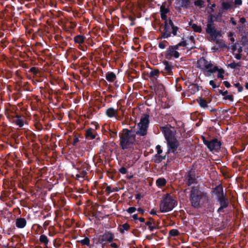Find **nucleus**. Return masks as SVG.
<instances>
[{
    "instance_id": "nucleus-33",
    "label": "nucleus",
    "mask_w": 248,
    "mask_h": 248,
    "mask_svg": "<svg viewBox=\"0 0 248 248\" xmlns=\"http://www.w3.org/2000/svg\"><path fill=\"white\" fill-rule=\"evenodd\" d=\"M221 8L223 10H228L232 8V4L229 2H222L221 3Z\"/></svg>"
},
{
    "instance_id": "nucleus-44",
    "label": "nucleus",
    "mask_w": 248,
    "mask_h": 248,
    "mask_svg": "<svg viewBox=\"0 0 248 248\" xmlns=\"http://www.w3.org/2000/svg\"><path fill=\"white\" fill-rule=\"evenodd\" d=\"M204 1L202 0H197L194 1V5L196 6L202 7L204 5Z\"/></svg>"
},
{
    "instance_id": "nucleus-13",
    "label": "nucleus",
    "mask_w": 248,
    "mask_h": 248,
    "mask_svg": "<svg viewBox=\"0 0 248 248\" xmlns=\"http://www.w3.org/2000/svg\"><path fill=\"white\" fill-rule=\"evenodd\" d=\"M160 28L163 29V30L161 31V38H168L171 36V29L168 22H164L163 24H161Z\"/></svg>"
},
{
    "instance_id": "nucleus-7",
    "label": "nucleus",
    "mask_w": 248,
    "mask_h": 248,
    "mask_svg": "<svg viewBox=\"0 0 248 248\" xmlns=\"http://www.w3.org/2000/svg\"><path fill=\"white\" fill-rule=\"evenodd\" d=\"M100 241L102 242V248H105L108 243H111L114 239V234L109 231H105L102 234L100 235Z\"/></svg>"
},
{
    "instance_id": "nucleus-38",
    "label": "nucleus",
    "mask_w": 248,
    "mask_h": 248,
    "mask_svg": "<svg viewBox=\"0 0 248 248\" xmlns=\"http://www.w3.org/2000/svg\"><path fill=\"white\" fill-rule=\"evenodd\" d=\"M129 229L130 225L128 223H125L121 225V228L120 229V232L122 233H124V231H128Z\"/></svg>"
},
{
    "instance_id": "nucleus-15",
    "label": "nucleus",
    "mask_w": 248,
    "mask_h": 248,
    "mask_svg": "<svg viewBox=\"0 0 248 248\" xmlns=\"http://www.w3.org/2000/svg\"><path fill=\"white\" fill-rule=\"evenodd\" d=\"M180 56V53L177 51H175L173 49H171L170 46L167 48L165 52V57L166 59L170 60L172 57L174 58H178Z\"/></svg>"
},
{
    "instance_id": "nucleus-36",
    "label": "nucleus",
    "mask_w": 248,
    "mask_h": 248,
    "mask_svg": "<svg viewBox=\"0 0 248 248\" xmlns=\"http://www.w3.org/2000/svg\"><path fill=\"white\" fill-rule=\"evenodd\" d=\"M190 25L191 26V28L193 29V31L195 32L199 33H201L202 32V29L201 26H198L197 24L194 23L190 24Z\"/></svg>"
},
{
    "instance_id": "nucleus-58",
    "label": "nucleus",
    "mask_w": 248,
    "mask_h": 248,
    "mask_svg": "<svg viewBox=\"0 0 248 248\" xmlns=\"http://www.w3.org/2000/svg\"><path fill=\"white\" fill-rule=\"evenodd\" d=\"M218 93L221 94L223 96H226L227 95V94L228 93V91L226 90L225 91H223L222 90H218Z\"/></svg>"
},
{
    "instance_id": "nucleus-5",
    "label": "nucleus",
    "mask_w": 248,
    "mask_h": 248,
    "mask_svg": "<svg viewBox=\"0 0 248 248\" xmlns=\"http://www.w3.org/2000/svg\"><path fill=\"white\" fill-rule=\"evenodd\" d=\"M90 169V166L86 162H83L81 160H78L77 170L78 173L76 174V177L78 179L80 177L84 178Z\"/></svg>"
},
{
    "instance_id": "nucleus-47",
    "label": "nucleus",
    "mask_w": 248,
    "mask_h": 248,
    "mask_svg": "<svg viewBox=\"0 0 248 248\" xmlns=\"http://www.w3.org/2000/svg\"><path fill=\"white\" fill-rule=\"evenodd\" d=\"M187 38L193 44V46H192L190 47V49H193L195 47L194 45H195V37L193 35L189 36L187 37Z\"/></svg>"
},
{
    "instance_id": "nucleus-57",
    "label": "nucleus",
    "mask_w": 248,
    "mask_h": 248,
    "mask_svg": "<svg viewBox=\"0 0 248 248\" xmlns=\"http://www.w3.org/2000/svg\"><path fill=\"white\" fill-rule=\"evenodd\" d=\"M169 46L170 47L171 49H173L175 51H176L177 49H178L179 47H180L178 44L174 46Z\"/></svg>"
},
{
    "instance_id": "nucleus-4",
    "label": "nucleus",
    "mask_w": 248,
    "mask_h": 248,
    "mask_svg": "<svg viewBox=\"0 0 248 248\" xmlns=\"http://www.w3.org/2000/svg\"><path fill=\"white\" fill-rule=\"evenodd\" d=\"M177 202L169 193H167L163 197L160 203V211L161 213H167L173 210L177 205Z\"/></svg>"
},
{
    "instance_id": "nucleus-60",
    "label": "nucleus",
    "mask_w": 248,
    "mask_h": 248,
    "mask_svg": "<svg viewBox=\"0 0 248 248\" xmlns=\"http://www.w3.org/2000/svg\"><path fill=\"white\" fill-rule=\"evenodd\" d=\"M209 84L211 85L214 89L216 88L217 87L213 80H211L209 81Z\"/></svg>"
},
{
    "instance_id": "nucleus-40",
    "label": "nucleus",
    "mask_w": 248,
    "mask_h": 248,
    "mask_svg": "<svg viewBox=\"0 0 248 248\" xmlns=\"http://www.w3.org/2000/svg\"><path fill=\"white\" fill-rule=\"evenodd\" d=\"M198 102H199V105L202 108H205L207 107V106H208L207 102L204 99H203L202 98H200V100H199V101H198Z\"/></svg>"
},
{
    "instance_id": "nucleus-51",
    "label": "nucleus",
    "mask_w": 248,
    "mask_h": 248,
    "mask_svg": "<svg viewBox=\"0 0 248 248\" xmlns=\"http://www.w3.org/2000/svg\"><path fill=\"white\" fill-rule=\"evenodd\" d=\"M136 210L137 209L135 207H130L126 210V211L129 214H132L135 212Z\"/></svg>"
},
{
    "instance_id": "nucleus-41",
    "label": "nucleus",
    "mask_w": 248,
    "mask_h": 248,
    "mask_svg": "<svg viewBox=\"0 0 248 248\" xmlns=\"http://www.w3.org/2000/svg\"><path fill=\"white\" fill-rule=\"evenodd\" d=\"M29 72L31 73L33 75L37 76L39 73V70L38 67H32L29 70Z\"/></svg>"
},
{
    "instance_id": "nucleus-52",
    "label": "nucleus",
    "mask_w": 248,
    "mask_h": 248,
    "mask_svg": "<svg viewBox=\"0 0 248 248\" xmlns=\"http://www.w3.org/2000/svg\"><path fill=\"white\" fill-rule=\"evenodd\" d=\"M119 172L123 174H126L127 172V169L124 167H121L119 170Z\"/></svg>"
},
{
    "instance_id": "nucleus-1",
    "label": "nucleus",
    "mask_w": 248,
    "mask_h": 248,
    "mask_svg": "<svg viewBox=\"0 0 248 248\" xmlns=\"http://www.w3.org/2000/svg\"><path fill=\"white\" fill-rule=\"evenodd\" d=\"M119 145L123 150L133 149L135 145L142 144L140 139L135 135V129H123L119 133Z\"/></svg>"
},
{
    "instance_id": "nucleus-28",
    "label": "nucleus",
    "mask_w": 248,
    "mask_h": 248,
    "mask_svg": "<svg viewBox=\"0 0 248 248\" xmlns=\"http://www.w3.org/2000/svg\"><path fill=\"white\" fill-rule=\"evenodd\" d=\"M160 72L158 69H154L151 71L148 74L150 78H155L156 79V78L158 77Z\"/></svg>"
},
{
    "instance_id": "nucleus-64",
    "label": "nucleus",
    "mask_w": 248,
    "mask_h": 248,
    "mask_svg": "<svg viewBox=\"0 0 248 248\" xmlns=\"http://www.w3.org/2000/svg\"><path fill=\"white\" fill-rule=\"evenodd\" d=\"M223 83L225 85V86L227 88H230L231 87L230 83L227 81H224L223 82Z\"/></svg>"
},
{
    "instance_id": "nucleus-8",
    "label": "nucleus",
    "mask_w": 248,
    "mask_h": 248,
    "mask_svg": "<svg viewBox=\"0 0 248 248\" xmlns=\"http://www.w3.org/2000/svg\"><path fill=\"white\" fill-rule=\"evenodd\" d=\"M185 178L186 184L190 186L192 184L197 183V177L196 176V172L195 169H191L185 175Z\"/></svg>"
},
{
    "instance_id": "nucleus-63",
    "label": "nucleus",
    "mask_w": 248,
    "mask_h": 248,
    "mask_svg": "<svg viewBox=\"0 0 248 248\" xmlns=\"http://www.w3.org/2000/svg\"><path fill=\"white\" fill-rule=\"evenodd\" d=\"M143 196V195H141V193H138L136 195V199L140 200Z\"/></svg>"
},
{
    "instance_id": "nucleus-43",
    "label": "nucleus",
    "mask_w": 248,
    "mask_h": 248,
    "mask_svg": "<svg viewBox=\"0 0 248 248\" xmlns=\"http://www.w3.org/2000/svg\"><path fill=\"white\" fill-rule=\"evenodd\" d=\"M242 44L244 46L248 44V35L245 34L242 36L241 39Z\"/></svg>"
},
{
    "instance_id": "nucleus-23",
    "label": "nucleus",
    "mask_w": 248,
    "mask_h": 248,
    "mask_svg": "<svg viewBox=\"0 0 248 248\" xmlns=\"http://www.w3.org/2000/svg\"><path fill=\"white\" fill-rule=\"evenodd\" d=\"M106 78L109 82H113L116 79V75L112 72H108L106 74Z\"/></svg>"
},
{
    "instance_id": "nucleus-10",
    "label": "nucleus",
    "mask_w": 248,
    "mask_h": 248,
    "mask_svg": "<svg viewBox=\"0 0 248 248\" xmlns=\"http://www.w3.org/2000/svg\"><path fill=\"white\" fill-rule=\"evenodd\" d=\"M206 142V143L208 144L207 147L211 151H215L217 152H218L220 150L222 143L221 141L218 140L217 139H214L210 140V142Z\"/></svg>"
},
{
    "instance_id": "nucleus-50",
    "label": "nucleus",
    "mask_w": 248,
    "mask_h": 248,
    "mask_svg": "<svg viewBox=\"0 0 248 248\" xmlns=\"http://www.w3.org/2000/svg\"><path fill=\"white\" fill-rule=\"evenodd\" d=\"M224 100H229L232 102L233 101V96L232 95H226L223 97Z\"/></svg>"
},
{
    "instance_id": "nucleus-25",
    "label": "nucleus",
    "mask_w": 248,
    "mask_h": 248,
    "mask_svg": "<svg viewBox=\"0 0 248 248\" xmlns=\"http://www.w3.org/2000/svg\"><path fill=\"white\" fill-rule=\"evenodd\" d=\"M117 110L113 108H109L106 111V114L109 118L115 116Z\"/></svg>"
},
{
    "instance_id": "nucleus-19",
    "label": "nucleus",
    "mask_w": 248,
    "mask_h": 248,
    "mask_svg": "<svg viewBox=\"0 0 248 248\" xmlns=\"http://www.w3.org/2000/svg\"><path fill=\"white\" fill-rule=\"evenodd\" d=\"M154 91L158 96L163 95L165 92V87L164 85L158 82H156L154 85Z\"/></svg>"
},
{
    "instance_id": "nucleus-56",
    "label": "nucleus",
    "mask_w": 248,
    "mask_h": 248,
    "mask_svg": "<svg viewBox=\"0 0 248 248\" xmlns=\"http://www.w3.org/2000/svg\"><path fill=\"white\" fill-rule=\"evenodd\" d=\"M160 16L162 20H165V22H168L167 14H160Z\"/></svg>"
},
{
    "instance_id": "nucleus-11",
    "label": "nucleus",
    "mask_w": 248,
    "mask_h": 248,
    "mask_svg": "<svg viewBox=\"0 0 248 248\" xmlns=\"http://www.w3.org/2000/svg\"><path fill=\"white\" fill-rule=\"evenodd\" d=\"M206 32L209 34L212 37V40L215 39L218 36H221V31H217L215 28L213 26L211 23H208L207 28L206 29Z\"/></svg>"
},
{
    "instance_id": "nucleus-34",
    "label": "nucleus",
    "mask_w": 248,
    "mask_h": 248,
    "mask_svg": "<svg viewBox=\"0 0 248 248\" xmlns=\"http://www.w3.org/2000/svg\"><path fill=\"white\" fill-rule=\"evenodd\" d=\"M101 239L100 235L98 237H94L93 239V244L91 245L92 248L94 247L95 245L100 244L101 248H102V242L100 241Z\"/></svg>"
},
{
    "instance_id": "nucleus-53",
    "label": "nucleus",
    "mask_w": 248,
    "mask_h": 248,
    "mask_svg": "<svg viewBox=\"0 0 248 248\" xmlns=\"http://www.w3.org/2000/svg\"><path fill=\"white\" fill-rule=\"evenodd\" d=\"M156 149L157 150V154L158 155H161V154L162 153V150L161 149V146L160 145H157L156 146Z\"/></svg>"
},
{
    "instance_id": "nucleus-18",
    "label": "nucleus",
    "mask_w": 248,
    "mask_h": 248,
    "mask_svg": "<svg viewBox=\"0 0 248 248\" xmlns=\"http://www.w3.org/2000/svg\"><path fill=\"white\" fill-rule=\"evenodd\" d=\"M145 225L148 227V229L151 232H153L155 230L158 229V225L155 223V221L152 217L149 218V221L146 222Z\"/></svg>"
},
{
    "instance_id": "nucleus-26",
    "label": "nucleus",
    "mask_w": 248,
    "mask_h": 248,
    "mask_svg": "<svg viewBox=\"0 0 248 248\" xmlns=\"http://www.w3.org/2000/svg\"><path fill=\"white\" fill-rule=\"evenodd\" d=\"M85 37L81 35H78L74 38L75 43L81 44L84 42Z\"/></svg>"
},
{
    "instance_id": "nucleus-55",
    "label": "nucleus",
    "mask_w": 248,
    "mask_h": 248,
    "mask_svg": "<svg viewBox=\"0 0 248 248\" xmlns=\"http://www.w3.org/2000/svg\"><path fill=\"white\" fill-rule=\"evenodd\" d=\"M178 44H179V46H180L186 47L187 46L186 42V41H185V40L181 41Z\"/></svg>"
},
{
    "instance_id": "nucleus-37",
    "label": "nucleus",
    "mask_w": 248,
    "mask_h": 248,
    "mask_svg": "<svg viewBox=\"0 0 248 248\" xmlns=\"http://www.w3.org/2000/svg\"><path fill=\"white\" fill-rule=\"evenodd\" d=\"M152 161L155 163H160L162 160L161 159V155L155 154L153 156Z\"/></svg>"
},
{
    "instance_id": "nucleus-22",
    "label": "nucleus",
    "mask_w": 248,
    "mask_h": 248,
    "mask_svg": "<svg viewBox=\"0 0 248 248\" xmlns=\"http://www.w3.org/2000/svg\"><path fill=\"white\" fill-rule=\"evenodd\" d=\"M26 224L27 221L25 218L20 217L16 219V225L18 228H23L26 226Z\"/></svg>"
},
{
    "instance_id": "nucleus-12",
    "label": "nucleus",
    "mask_w": 248,
    "mask_h": 248,
    "mask_svg": "<svg viewBox=\"0 0 248 248\" xmlns=\"http://www.w3.org/2000/svg\"><path fill=\"white\" fill-rule=\"evenodd\" d=\"M179 145L177 139L167 141L168 152L167 153H172L176 155V150Z\"/></svg>"
},
{
    "instance_id": "nucleus-9",
    "label": "nucleus",
    "mask_w": 248,
    "mask_h": 248,
    "mask_svg": "<svg viewBox=\"0 0 248 248\" xmlns=\"http://www.w3.org/2000/svg\"><path fill=\"white\" fill-rule=\"evenodd\" d=\"M216 200L219 202L220 205V207L218 208L217 212L218 213H223L224 209L227 208L229 205V201L228 198L226 197V195L225 194L223 196L219 197Z\"/></svg>"
},
{
    "instance_id": "nucleus-2",
    "label": "nucleus",
    "mask_w": 248,
    "mask_h": 248,
    "mask_svg": "<svg viewBox=\"0 0 248 248\" xmlns=\"http://www.w3.org/2000/svg\"><path fill=\"white\" fill-rule=\"evenodd\" d=\"M208 200L207 193L202 191L199 186L191 187L189 194V200L192 207L199 209Z\"/></svg>"
},
{
    "instance_id": "nucleus-42",
    "label": "nucleus",
    "mask_w": 248,
    "mask_h": 248,
    "mask_svg": "<svg viewBox=\"0 0 248 248\" xmlns=\"http://www.w3.org/2000/svg\"><path fill=\"white\" fill-rule=\"evenodd\" d=\"M179 232L177 229H171L169 232L170 236H176L179 234Z\"/></svg>"
},
{
    "instance_id": "nucleus-46",
    "label": "nucleus",
    "mask_w": 248,
    "mask_h": 248,
    "mask_svg": "<svg viewBox=\"0 0 248 248\" xmlns=\"http://www.w3.org/2000/svg\"><path fill=\"white\" fill-rule=\"evenodd\" d=\"M237 66H240V64L238 62H235L234 61L228 64V67L232 69H235Z\"/></svg>"
},
{
    "instance_id": "nucleus-61",
    "label": "nucleus",
    "mask_w": 248,
    "mask_h": 248,
    "mask_svg": "<svg viewBox=\"0 0 248 248\" xmlns=\"http://www.w3.org/2000/svg\"><path fill=\"white\" fill-rule=\"evenodd\" d=\"M168 25H169L170 27H171V28L173 27H174L175 25L173 22V21H172V20L171 19H169V21H168Z\"/></svg>"
},
{
    "instance_id": "nucleus-62",
    "label": "nucleus",
    "mask_w": 248,
    "mask_h": 248,
    "mask_svg": "<svg viewBox=\"0 0 248 248\" xmlns=\"http://www.w3.org/2000/svg\"><path fill=\"white\" fill-rule=\"evenodd\" d=\"M71 163H72V167L77 170L78 160H77L76 162H72Z\"/></svg>"
},
{
    "instance_id": "nucleus-54",
    "label": "nucleus",
    "mask_w": 248,
    "mask_h": 248,
    "mask_svg": "<svg viewBox=\"0 0 248 248\" xmlns=\"http://www.w3.org/2000/svg\"><path fill=\"white\" fill-rule=\"evenodd\" d=\"M105 191L107 194L109 195L111 192H113L114 190H112L110 186H107Z\"/></svg>"
},
{
    "instance_id": "nucleus-32",
    "label": "nucleus",
    "mask_w": 248,
    "mask_h": 248,
    "mask_svg": "<svg viewBox=\"0 0 248 248\" xmlns=\"http://www.w3.org/2000/svg\"><path fill=\"white\" fill-rule=\"evenodd\" d=\"M39 241L41 244H44L46 246H47L49 242L47 237L44 234H41L40 236Z\"/></svg>"
},
{
    "instance_id": "nucleus-35",
    "label": "nucleus",
    "mask_w": 248,
    "mask_h": 248,
    "mask_svg": "<svg viewBox=\"0 0 248 248\" xmlns=\"http://www.w3.org/2000/svg\"><path fill=\"white\" fill-rule=\"evenodd\" d=\"M190 90H191L192 93H195L200 90V86L197 84H192L190 85Z\"/></svg>"
},
{
    "instance_id": "nucleus-48",
    "label": "nucleus",
    "mask_w": 248,
    "mask_h": 248,
    "mask_svg": "<svg viewBox=\"0 0 248 248\" xmlns=\"http://www.w3.org/2000/svg\"><path fill=\"white\" fill-rule=\"evenodd\" d=\"M172 31H171V34H172L173 36H175L177 35V31L179 30V28L177 26H174L172 27L171 28Z\"/></svg>"
},
{
    "instance_id": "nucleus-29",
    "label": "nucleus",
    "mask_w": 248,
    "mask_h": 248,
    "mask_svg": "<svg viewBox=\"0 0 248 248\" xmlns=\"http://www.w3.org/2000/svg\"><path fill=\"white\" fill-rule=\"evenodd\" d=\"M78 242L82 245L87 246L89 247V248H92L91 245H90V240L87 237H85L84 239L79 240Z\"/></svg>"
},
{
    "instance_id": "nucleus-59",
    "label": "nucleus",
    "mask_w": 248,
    "mask_h": 248,
    "mask_svg": "<svg viewBox=\"0 0 248 248\" xmlns=\"http://www.w3.org/2000/svg\"><path fill=\"white\" fill-rule=\"evenodd\" d=\"M92 124L94 126V128L93 129H95V131L97 129H98L100 127L99 124L96 122H93L92 123Z\"/></svg>"
},
{
    "instance_id": "nucleus-6",
    "label": "nucleus",
    "mask_w": 248,
    "mask_h": 248,
    "mask_svg": "<svg viewBox=\"0 0 248 248\" xmlns=\"http://www.w3.org/2000/svg\"><path fill=\"white\" fill-rule=\"evenodd\" d=\"M213 64L211 62H208L204 57H201L197 62V67L202 71H206L209 76V70L213 67Z\"/></svg>"
},
{
    "instance_id": "nucleus-27",
    "label": "nucleus",
    "mask_w": 248,
    "mask_h": 248,
    "mask_svg": "<svg viewBox=\"0 0 248 248\" xmlns=\"http://www.w3.org/2000/svg\"><path fill=\"white\" fill-rule=\"evenodd\" d=\"M166 180L164 178H159L156 180V185L159 187H161L166 185Z\"/></svg>"
},
{
    "instance_id": "nucleus-39",
    "label": "nucleus",
    "mask_w": 248,
    "mask_h": 248,
    "mask_svg": "<svg viewBox=\"0 0 248 248\" xmlns=\"http://www.w3.org/2000/svg\"><path fill=\"white\" fill-rule=\"evenodd\" d=\"M108 145L107 143H106L105 142V140L103 141V144L100 147V150L99 152V154H103L104 153L106 152V149L107 148Z\"/></svg>"
},
{
    "instance_id": "nucleus-17",
    "label": "nucleus",
    "mask_w": 248,
    "mask_h": 248,
    "mask_svg": "<svg viewBox=\"0 0 248 248\" xmlns=\"http://www.w3.org/2000/svg\"><path fill=\"white\" fill-rule=\"evenodd\" d=\"M217 71L218 72L217 75V78L223 79V74L224 73L225 71L222 68H218L217 66H214L212 69L209 70V76H211L213 73Z\"/></svg>"
},
{
    "instance_id": "nucleus-14",
    "label": "nucleus",
    "mask_w": 248,
    "mask_h": 248,
    "mask_svg": "<svg viewBox=\"0 0 248 248\" xmlns=\"http://www.w3.org/2000/svg\"><path fill=\"white\" fill-rule=\"evenodd\" d=\"M161 130L164 133V137L167 141L176 139L175 137V134L173 131L167 126L161 127Z\"/></svg>"
},
{
    "instance_id": "nucleus-30",
    "label": "nucleus",
    "mask_w": 248,
    "mask_h": 248,
    "mask_svg": "<svg viewBox=\"0 0 248 248\" xmlns=\"http://www.w3.org/2000/svg\"><path fill=\"white\" fill-rule=\"evenodd\" d=\"M179 8L182 7L187 8L190 3V0H179Z\"/></svg>"
},
{
    "instance_id": "nucleus-45",
    "label": "nucleus",
    "mask_w": 248,
    "mask_h": 248,
    "mask_svg": "<svg viewBox=\"0 0 248 248\" xmlns=\"http://www.w3.org/2000/svg\"><path fill=\"white\" fill-rule=\"evenodd\" d=\"M166 44L168 45L169 43L167 41L164 40L163 41H162V42H160L159 43L158 47H159V48H160L161 49H164L166 47Z\"/></svg>"
},
{
    "instance_id": "nucleus-16",
    "label": "nucleus",
    "mask_w": 248,
    "mask_h": 248,
    "mask_svg": "<svg viewBox=\"0 0 248 248\" xmlns=\"http://www.w3.org/2000/svg\"><path fill=\"white\" fill-rule=\"evenodd\" d=\"M211 194L216 196V199L226 194V193L224 192L222 184H219L213 188Z\"/></svg>"
},
{
    "instance_id": "nucleus-24",
    "label": "nucleus",
    "mask_w": 248,
    "mask_h": 248,
    "mask_svg": "<svg viewBox=\"0 0 248 248\" xmlns=\"http://www.w3.org/2000/svg\"><path fill=\"white\" fill-rule=\"evenodd\" d=\"M13 122L15 123L19 127H22L24 125V120L21 118V116L16 115L13 120Z\"/></svg>"
},
{
    "instance_id": "nucleus-21",
    "label": "nucleus",
    "mask_w": 248,
    "mask_h": 248,
    "mask_svg": "<svg viewBox=\"0 0 248 248\" xmlns=\"http://www.w3.org/2000/svg\"><path fill=\"white\" fill-rule=\"evenodd\" d=\"M97 135V132L95 131V129H93V128H89L86 130L85 136L87 139H94Z\"/></svg>"
},
{
    "instance_id": "nucleus-3",
    "label": "nucleus",
    "mask_w": 248,
    "mask_h": 248,
    "mask_svg": "<svg viewBox=\"0 0 248 248\" xmlns=\"http://www.w3.org/2000/svg\"><path fill=\"white\" fill-rule=\"evenodd\" d=\"M149 123V115L144 114L141 117L140 122L137 124L135 135L140 139L142 143L144 141L145 136L147 134Z\"/></svg>"
},
{
    "instance_id": "nucleus-31",
    "label": "nucleus",
    "mask_w": 248,
    "mask_h": 248,
    "mask_svg": "<svg viewBox=\"0 0 248 248\" xmlns=\"http://www.w3.org/2000/svg\"><path fill=\"white\" fill-rule=\"evenodd\" d=\"M166 2L162 3L160 7V14H167L170 12V9L166 7Z\"/></svg>"
},
{
    "instance_id": "nucleus-49",
    "label": "nucleus",
    "mask_w": 248,
    "mask_h": 248,
    "mask_svg": "<svg viewBox=\"0 0 248 248\" xmlns=\"http://www.w3.org/2000/svg\"><path fill=\"white\" fill-rule=\"evenodd\" d=\"M109 133L110 137L113 139H115L117 137V131H112L110 129H109Z\"/></svg>"
},
{
    "instance_id": "nucleus-20",
    "label": "nucleus",
    "mask_w": 248,
    "mask_h": 248,
    "mask_svg": "<svg viewBox=\"0 0 248 248\" xmlns=\"http://www.w3.org/2000/svg\"><path fill=\"white\" fill-rule=\"evenodd\" d=\"M163 63L165 65L164 69V72L168 75H172V69L173 68V66L171 62L167 61H163Z\"/></svg>"
}]
</instances>
